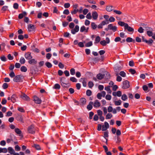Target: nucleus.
Instances as JSON below:
<instances>
[{
	"label": "nucleus",
	"mask_w": 155,
	"mask_h": 155,
	"mask_svg": "<svg viewBox=\"0 0 155 155\" xmlns=\"http://www.w3.org/2000/svg\"><path fill=\"white\" fill-rule=\"evenodd\" d=\"M28 133L32 134H34L35 132V129L33 125H31L29 126L27 129Z\"/></svg>",
	"instance_id": "f257e3e1"
},
{
	"label": "nucleus",
	"mask_w": 155,
	"mask_h": 155,
	"mask_svg": "<svg viewBox=\"0 0 155 155\" xmlns=\"http://www.w3.org/2000/svg\"><path fill=\"white\" fill-rule=\"evenodd\" d=\"M65 78L62 77L60 78V82L62 86L64 87H67L69 86L68 84L66 83Z\"/></svg>",
	"instance_id": "f03ea898"
},
{
	"label": "nucleus",
	"mask_w": 155,
	"mask_h": 155,
	"mask_svg": "<svg viewBox=\"0 0 155 155\" xmlns=\"http://www.w3.org/2000/svg\"><path fill=\"white\" fill-rule=\"evenodd\" d=\"M23 79V76L21 75H17L13 79V81L16 82H18L21 81Z\"/></svg>",
	"instance_id": "7ed1b4c3"
},
{
	"label": "nucleus",
	"mask_w": 155,
	"mask_h": 155,
	"mask_svg": "<svg viewBox=\"0 0 155 155\" xmlns=\"http://www.w3.org/2000/svg\"><path fill=\"white\" fill-rule=\"evenodd\" d=\"M123 86L122 88L123 89H127L130 86V82L127 81H125L123 82Z\"/></svg>",
	"instance_id": "20e7f679"
},
{
	"label": "nucleus",
	"mask_w": 155,
	"mask_h": 155,
	"mask_svg": "<svg viewBox=\"0 0 155 155\" xmlns=\"http://www.w3.org/2000/svg\"><path fill=\"white\" fill-rule=\"evenodd\" d=\"M34 101L37 104H40L41 102V100L36 96H34Z\"/></svg>",
	"instance_id": "39448f33"
},
{
	"label": "nucleus",
	"mask_w": 155,
	"mask_h": 155,
	"mask_svg": "<svg viewBox=\"0 0 155 155\" xmlns=\"http://www.w3.org/2000/svg\"><path fill=\"white\" fill-rule=\"evenodd\" d=\"M109 127L108 123L107 122H105L104 125L102 126V130L105 131Z\"/></svg>",
	"instance_id": "423d86ee"
},
{
	"label": "nucleus",
	"mask_w": 155,
	"mask_h": 155,
	"mask_svg": "<svg viewBox=\"0 0 155 155\" xmlns=\"http://www.w3.org/2000/svg\"><path fill=\"white\" fill-rule=\"evenodd\" d=\"M20 97L23 100L25 101H29L30 100L29 97L25 94H22L20 95Z\"/></svg>",
	"instance_id": "0eeeda50"
},
{
	"label": "nucleus",
	"mask_w": 155,
	"mask_h": 155,
	"mask_svg": "<svg viewBox=\"0 0 155 155\" xmlns=\"http://www.w3.org/2000/svg\"><path fill=\"white\" fill-rule=\"evenodd\" d=\"M79 30V27L78 25H76L74 28L71 30V32L73 34H74Z\"/></svg>",
	"instance_id": "6e6552de"
},
{
	"label": "nucleus",
	"mask_w": 155,
	"mask_h": 155,
	"mask_svg": "<svg viewBox=\"0 0 155 155\" xmlns=\"http://www.w3.org/2000/svg\"><path fill=\"white\" fill-rule=\"evenodd\" d=\"M25 58L27 60H30L31 59L32 57L31 55V53L30 52H27L25 54Z\"/></svg>",
	"instance_id": "1a4fd4ad"
},
{
	"label": "nucleus",
	"mask_w": 155,
	"mask_h": 155,
	"mask_svg": "<svg viewBox=\"0 0 155 155\" xmlns=\"http://www.w3.org/2000/svg\"><path fill=\"white\" fill-rule=\"evenodd\" d=\"M114 9V7L112 5H108L106 6V10L109 12H110L113 11Z\"/></svg>",
	"instance_id": "9d476101"
},
{
	"label": "nucleus",
	"mask_w": 155,
	"mask_h": 155,
	"mask_svg": "<svg viewBox=\"0 0 155 155\" xmlns=\"http://www.w3.org/2000/svg\"><path fill=\"white\" fill-rule=\"evenodd\" d=\"M108 25V28L109 29V30H112L114 32L116 31L117 28L116 26H113V25L111 24H109Z\"/></svg>",
	"instance_id": "9b49d317"
},
{
	"label": "nucleus",
	"mask_w": 155,
	"mask_h": 155,
	"mask_svg": "<svg viewBox=\"0 0 155 155\" xmlns=\"http://www.w3.org/2000/svg\"><path fill=\"white\" fill-rule=\"evenodd\" d=\"M11 138L7 139L6 140L7 142L8 143H9L11 141H13L15 139V137L13 135H10Z\"/></svg>",
	"instance_id": "f8f14e48"
},
{
	"label": "nucleus",
	"mask_w": 155,
	"mask_h": 155,
	"mask_svg": "<svg viewBox=\"0 0 155 155\" xmlns=\"http://www.w3.org/2000/svg\"><path fill=\"white\" fill-rule=\"evenodd\" d=\"M89 29V28L87 27L86 28L84 26H82L80 28V31L81 32H87L88 30Z\"/></svg>",
	"instance_id": "ddd939ff"
},
{
	"label": "nucleus",
	"mask_w": 155,
	"mask_h": 155,
	"mask_svg": "<svg viewBox=\"0 0 155 155\" xmlns=\"http://www.w3.org/2000/svg\"><path fill=\"white\" fill-rule=\"evenodd\" d=\"M93 104L95 107H98L101 106V104L98 100H95Z\"/></svg>",
	"instance_id": "4468645a"
},
{
	"label": "nucleus",
	"mask_w": 155,
	"mask_h": 155,
	"mask_svg": "<svg viewBox=\"0 0 155 155\" xmlns=\"http://www.w3.org/2000/svg\"><path fill=\"white\" fill-rule=\"evenodd\" d=\"M125 29H127L128 31L130 32H133L134 31V29L131 27L129 26L128 24L126 25L124 28Z\"/></svg>",
	"instance_id": "2eb2a0df"
},
{
	"label": "nucleus",
	"mask_w": 155,
	"mask_h": 155,
	"mask_svg": "<svg viewBox=\"0 0 155 155\" xmlns=\"http://www.w3.org/2000/svg\"><path fill=\"white\" fill-rule=\"evenodd\" d=\"M92 17L93 19L94 20H96L97 19L98 17V14L96 12H93L92 13Z\"/></svg>",
	"instance_id": "dca6fc26"
},
{
	"label": "nucleus",
	"mask_w": 155,
	"mask_h": 155,
	"mask_svg": "<svg viewBox=\"0 0 155 155\" xmlns=\"http://www.w3.org/2000/svg\"><path fill=\"white\" fill-rule=\"evenodd\" d=\"M28 63L29 64H35L37 63V61L34 59H30L28 61Z\"/></svg>",
	"instance_id": "f3484780"
},
{
	"label": "nucleus",
	"mask_w": 155,
	"mask_h": 155,
	"mask_svg": "<svg viewBox=\"0 0 155 155\" xmlns=\"http://www.w3.org/2000/svg\"><path fill=\"white\" fill-rule=\"evenodd\" d=\"M28 29L30 31H33L35 29V26L33 25L29 24L28 25Z\"/></svg>",
	"instance_id": "a211bd4d"
},
{
	"label": "nucleus",
	"mask_w": 155,
	"mask_h": 155,
	"mask_svg": "<svg viewBox=\"0 0 155 155\" xmlns=\"http://www.w3.org/2000/svg\"><path fill=\"white\" fill-rule=\"evenodd\" d=\"M122 67L118 65H116L114 68V70L115 72L117 73L121 69Z\"/></svg>",
	"instance_id": "6ab92c4d"
},
{
	"label": "nucleus",
	"mask_w": 155,
	"mask_h": 155,
	"mask_svg": "<svg viewBox=\"0 0 155 155\" xmlns=\"http://www.w3.org/2000/svg\"><path fill=\"white\" fill-rule=\"evenodd\" d=\"M105 76V74H101L99 73L97 75V78L99 80H101Z\"/></svg>",
	"instance_id": "aec40b11"
},
{
	"label": "nucleus",
	"mask_w": 155,
	"mask_h": 155,
	"mask_svg": "<svg viewBox=\"0 0 155 155\" xmlns=\"http://www.w3.org/2000/svg\"><path fill=\"white\" fill-rule=\"evenodd\" d=\"M93 105V102L92 101H90L87 106V109L89 110H91L92 108Z\"/></svg>",
	"instance_id": "412c9836"
},
{
	"label": "nucleus",
	"mask_w": 155,
	"mask_h": 155,
	"mask_svg": "<svg viewBox=\"0 0 155 155\" xmlns=\"http://www.w3.org/2000/svg\"><path fill=\"white\" fill-rule=\"evenodd\" d=\"M81 80H82V83L83 84V85L84 87H85L87 86V80L86 79L84 78H81Z\"/></svg>",
	"instance_id": "4be33fe9"
},
{
	"label": "nucleus",
	"mask_w": 155,
	"mask_h": 155,
	"mask_svg": "<svg viewBox=\"0 0 155 155\" xmlns=\"http://www.w3.org/2000/svg\"><path fill=\"white\" fill-rule=\"evenodd\" d=\"M80 101L83 105H84L86 103V100L85 98H82L81 99Z\"/></svg>",
	"instance_id": "5701e85b"
},
{
	"label": "nucleus",
	"mask_w": 155,
	"mask_h": 155,
	"mask_svg": "<svg viewBox=\"0 0 155 155\" xmlns=\"http://www.w3.org/2000/svg\"><path fill=\"white\" fill-rule=\"evenodd\" d=\"M8 151L7 149V148H2L0 147V153H6Z\"/></svg>",
	"instance_id": "b1692460"
},
{
	"label": "nucleus",
	"mask_w": 155,
	"mask_h": 155,
	"mask_svg": "<svg viewBox=\"0 0 155 155\" xmlns=\"http://www.w3.org/2000/svg\"><path fill=\"white\" fill-rule=\"evenodd\" d=\"M110 86H108L105 87L104 88L105 90L107 91V93L108 94H111V91L110 89Z\"/></svg>",
	"instance_id": "393cba45"
},
{
	"label": "nucleus",
	"mask_w": 155,
	"mask_h": 155,
	"mask_svg": "<svg viewBox=\"0 0 155 155\" xmlns=\"http://www.w3.org/2000/svg\"><path fill=\"white\" fill-rule=\"evenodd\" d=\"M16 96L15 94H13L12 96L11 100L12 101L13 103H14L16 102Z\"/></svg>",
	"instance_id": "a878e982"
},
{
	"label": "nucleus",
	"mask_w": 155,
	"mask_h": 155,
	"mask_svg": "<svg viewBox=\"0 0 155 155\" xmlns=\"http://www.w3.org/2000/svg\"><path fill=\"white\" fill-rule=\"evenodd\" d=\"M118 24L120 26H124V28H125V26L126 25H127V24L125 23L124 22L119 21L118 22Z\"/></svg>",
	"instance_id": "bb28decb"
},
{
	"label": "nucleus",
	"mask_w": 155,
	"mask_h": 155,
	"mask_svg": "<svg viewBox=\"0 0 155 155\" xmlns=\"http://www.w3.org/2000/svg\"><path fill=\"white\" fill-rule=\"evenodd\" d=\"M112 117L113 115L111 113H108L106 115V119H109L111 118Z\"/></svg>",
	"instance_id": "cd10ccee"
},
{
	"label": "nucleus",
	"mask_w": 155,
	"mask_h": 155,
	"mask_svg": "<svg viewBox=\"0 0 155 155\" xmlns=\"http://www.w3.org/2000/svg\"><path fill=\"white\" fill-rule=\"evenodd\" d=\"M8 150L9 151V153H10L11 154H13L15 152L14 150L11 147H9L8 148Z\"/></svg>",
	"instance_id": "c85d7f7f"
},
{
	"label": "nucleus",
	"mask_w": 155,
	"mask_h": 155,
	"mask_svg": "<svg viewBox=\"0 0 155 155\" xmlns=\"http://www.w3.org/2000/svg\"><path fill=\"white\" fill-rule=\"evenodd\" d=\"M20 70L22 72H26L27 71V69L25 66H22Z\"/></svg>",
	"instance_id": "c756f323"
},
{
	"label": "nucleus",
	"mask_w": 155,
	"mask_h": 155,
	"mask_svg": "<svg viewBox=\"0 0 155 155\" xmlns=\"http://www.w3.org/2000/svg\"><path fill=\"white\" fill-rule=\"evenodd\" d=\"M18 120L20 121L22 123H23L24 122L23 121V118L22 117L21 115H18L17 117Z\"/></svg>",
	"instance_id": "7c9ffc66"
},
{
	"label": "nucleus",
	"mask_w": 155,
	"mask_h": 155,
	"mask_svg": "<svg viewBox=\"0 0 155 155\" xmlns=\"http://www.w3.org/2000/svg\"><path fill=\"white\" fill-rule=\"evenodd\" d=\"M15 133L18 134H20L21 133V131L18 128H15Z\"/></svg>",
	"instance_id": "2f4dec72"
},
{
	"label": "nucleus",
	"mask_w": 155,
	"mask_h": 155,
	"mask_svg": "<svg viewBox=\"0 0 155 155\" xmlns=\"http://www.w3.org/2000/svg\"><path fill=\"white\" fill-rule=\"evenodd\" d=\"M19 62L21 64H24L25 62V60L24 58L21 57L20 59Z\"/></svg>",
	"instance_id": "473e14b6"
},
{
	"label": "nucleus",
	"mask_w": 155,
	"mask_h": 155,
	"mask_svg": "<svg viewBox=\"0 0 155 155\" xmlns=\"http://www.w3.org/2000/svg\"><path fill=\"white\" fill-rule=\"evenodd\" d=\"M116 75L117 76V81H121L122 78L120 76H118V73H117L116 74Z\"/></svg>",
	"instance_id": "72a5a7b5"
},
{
	"label": "nucleus",
	"mask_w": 155,
	"mask_h": 155,
	"mask_svg": "<svg viewBox=\"0 0 155 155\" xmlns=\"http://www.w3.org/2000/svg\"><path fill=\"white\" fill-rule=\"evenodd\" d=\"M127 99V96L125 94H123L121 97V99L124 101H126Z\"/></svg>",
	"instance_id": "f704fd0d"
},
{
	"label": "nucleus",
	"mask_w": 155,
	"mask_h": 155,
	"mask_svg": "<svg viewBox=\"0 0 155 155\" xmlns=\"http://www.w3.org/2000/svg\"><path fill=\"white\" fill-rule=\"evenodd\" d=\"M60 88V86L58 84H55L53 87V88L56 89H59Z\"/></svg>",
	"instance_id": "c9c22d12"
},
{
	"label": "nucleus",
	"mask_w": 155,
	"mask_h": 155,
	"mask_svg": "<svg viewBox=\"0 0 155 155\" xmlns=\"http://www.w3.org/2000/svg\"><path fill=\"white\" fill-rule=\"evenodd\" d=\"M115 104L116 106L120 105L121 104V101L120 100L114 101Z\"/></svg>",
	"instance_id": "e433bc0d"
},
{
	"label": "nucleus",
	"mask_w": 155,
	"mask_h": 155,
	"mask_svg": "<svg viewBox=\"0 0 155 155\" xmlns=\"http://www.w3.org/2000/svg\"><path fill=\"white\" fill-rule=\"evenodd\" d=\"M113 11L116 14L118 15H120L122 14V12L119 10H113Z\"/></svg>",
	"instance_id": "4c0bfd02"
},
{
	"label": "nucleus",
	"mask_w": 155,
	"mask_h": 155,
	"mask_svg": "<svg viewBox=\"0 0 155 155\" xmlns=\"http://www.w3.org/2000/svg\"><path fill=\"white\" fill-rule=\"evenodd\" d=\"M45 64L46 66L48 68H51L52 66V65L51 64L50 62H46Z\"/></svg>",
	"instance_id": "58836bf2"
},
{
	"label": "nucleus",
	"mask_w": 155,
	"mask_h": 155,
	"mask_svg": "<svg viewBox=\"0 0 155 155\" xmlns=\"http://www.w3.org/2000/svg\"><path fill=\"white\" fill-rule=\"evenodd\" d=\"M119 74L123 77H125L126 76V74L124 71H121L120 72Z\"/></svg>",
	"instance_id": "ea45409f"
},
{
	"label": "nucleus",
	"mask_w": 155,
	"mask_h": 155,
	"mask_svg": "<svg viewBox=\"0 0 155 155\" xmlns=\"http://www.w3.org/2000/svg\"><path fill=\"white\" fill-rule=\"evenodd\" d=\"M93 45L92 42L90 41L86 43L85 46L86 47H88L92 46Z\"/></svg>",
	"instance_id": "a19ab883"
},
{
	"label": "nucleus",
	"mask_w": 155,
	"mask_h": 155,
	"mask_svg": "<svg viewBox=\"0 0 155 155\" xmlns=\"http://www.w3.org/2000/svg\"><path fill=\"white\" fill-rule=\"evenodd\" d=\"M100 43L101 45L103 46L106 45H107V42H106V41L105 40L101 41H100Z\"/></svg>",
	"instance_id": "79ce46f5"
},
{
	"label": "nucleus",
	"mask_w": 155,
	"mask_h": 155,
	"mask_svg": "<svg viewBox=\"0 0 155 155\" xmlns=\"http://www.w3.org/2000/svg\"><path fill=\"white\" fill-rule=\"evenodd\" d=\"M153 42V41L152 39H150L149 40H147L146 42L147 43L148 45H151Z\"/></svg>",
	"instance_id": "37998d69"
},
{
	"label": "nucleus",
	"mask_w": 155,
	"mask_h": 155,
	"mask_svg": "<svg viewBox=\"0 0 155 155\" xmlns=\"http://www.w3.org/2000/svg\"><path fill=\"white\" fill-rule=\"evenodd\" d=\"M144 28H145V29L147 31V32L148 31H153L152 29L148 27H144Z\"/></svg>",
	"instance_id": "c03bdc74"
},
{
	"label": "nucleus",
	"mask_w": 155,
	"mask_h": 155,
	"mask_svg": "<svg viewBox=\"0 0 155 155\" xmlns=\"http://www.w3.org/2000/svg\"><path fill=\"white\" fill-rule=\"evenodd\" d=\"M126 41L127 42H132L133 41V40L132 38L130 37H128L126 39ZM133 41H134V40Z\"/></svg>",
	"instance_id": "a18cd8bd"
},
{
	"label": "nucleus",
	"mask_w": 155,
	"mask_h": 155,
	"mask_svg": "<svg viewBox=\"0 0 155 155\" xmlns=\"http://www.w3.org/2000/svg\"><path fill=\"white\" fill-rule=\"evenodd\" d=\"M9 76L12 78L14 77H15V74L13 71H12L9 74Z\"/></svg>",
	"instance_id": "49530a36"
},
{
	"label": "nucleus",
	"mask_w": 155,
	"mask_h": 155,
	"mask_svg": "<svg viewBox=\"0 0 155 155\" xmlns=\"http://www.w3.org/2000/svg\"><path fill=\"white\" fill-rule=\"evenodd\" d=\"M108 20H106L102 21L101 23L103 26L108 24Z\"/></svg>",
	"instance_id": "de8ad7c7"
},
{
	"label": "nucleus",
	"mask_w": 155,
	"mask_h": 155,
	"mask_svg": "<svg viewBox=\"0 0 155 155\" xmlns=\"http://www.w3.org/2000/svg\"><path fill=\"white\" fill-rule=\"evenodd\" d=\"M86 18L89 19H90L92 18V16L91 15V13L90 12H89L88 13L87 15H86Z\"/></svg>",
	"instance_id": "09e8293b"
},
{
	"label": "nucleus",
	"mask_w": 155,
	"mask_h": 155,
	"mask_svg": "<svg viewBox=\"0 0 155 155\" xmlns=\"http://www.w3.org/2000/svg\"><path fill=\"white\" fill-rule=\"evenodd\" d=\"M105 98L107 100H110L111 99V96L110 95L107 94L105 97Z\"/></svg>",
	"instance_id": "8fccbe9b"
},
{
	"label": "nucleus",
	"mask_w": 155,
	"mask_h": 155,
	"mask_svg": "<svg viewBox=\"0 0 155 155\" xmlns=\"http://www.w3.org/2000/svg\"><path fill=\"white\" fill-rule=\"evenodd\" d=\"M70 73L71 74L73 75L75 74V70L74 68H72L70 70Z\"/></svg>",
	"instance_id": "3c124183"
},
{
	"label": "nucleus",
	"mask_w": 155,
	"mask_h": 155,
	"mask_svg": "<svg viewBox=\"0 0 155 155\" xmlns=\"http://www.w3.org/2000/svg\"><path fill=\"white\" fill-rule=\"evenodd\" d=\"M104 74H105V78L107 79H109L110 78V74L108 72H106Z\"/></svg>",
	"instance_id": "603ef678"
},
{
	"label": "nucleus",
	"mask_w": 155,
	"mask_h": 155,
	"mask_svg": "<svg viewBox=\"0 0 155 155\" xmlns=\"http://www.w3.org/2000/svg\"><path fill=\"white\" fill-rule=\"evenodd\" d=\"M97 113L98 115L99 116H102L103 114V112L102 111L100 110H97Z\"/></svg>",
	"instance_id": "864d4df0"
},
{
	"label": "nucleus",
	"mask_w": 155,
	"mask_h": 155,
	"mask_svg": "<svg viewBox=\"0 0 155 155\" xmlns=\"http://www.w3.org/2000/svg\"><path fill=\"white\" fill-rule=\"evenodd\" d=\"M91 26L92 28L95 29L97 27V25L94 22H92L91 23Z\"/></svg>",
	"instance_id": "5fc2aeb1"
},
{
	"label": "nucleus",
	"mask_w": 155,
	"mask_h": 155,
	"mask_svg": "<svg viewBox=\"0 0 155 155\" xmlns=\"http://www.w3.org/2000/svg\"><path fill=\"white\" fill-rule=\"evenodd\" d=\"M100 40L101 38L99 36H97L96 38L95 43H97L99 42L100 41Z\"/></svg>",
	"instance_id": "6e6d98bb"
},
{
	"label": "nucleus",
	"mask_w": 155,
	"mask_h": 155,
	"mask_svg": "<svg viewBox=\"0 0 155 155\" xmlns=\"http://www.w3.org/2000/svg\"><path fill=\"white\" fill-rule=\"evenodd\" d=\"M92 94L91 91V90H88L86 91V94L88 96H90Z\"/></svg>",
	"instance_id": "4d7b16f0"
},
{
	"label": "nucleus",
	"mask_w": 155,
	"mask_h": 155,
	"mask_svg": "<svg viewBox=\"0 0 155 155\" xmlns=\"http://www.w3.org/2000/svg\"><path fill=\"white\" fill-rule=\"evenodd\" d=\"M70 80L73 82H76L77 81V79L74 77H72L70 78Z\"/></svg>",
	"instance_id": "13d9d810"
},
{
	"label": "nucleus",
	"mask_w": 155,
	"mask_h": 155,
	"mask_svg": "<svg viewBox=\"0 0 155 155\" xmlns=\"http://www.w3.org/2000/svg\"><path fill=\"white\" fill-rule=\"evenodd\" d=\"M88 86L90 88L92 87L94 85V84L92 81H89L88 83Z\"/></svg>",
	"instance_id": "bf43d9fd"
},
{
	"label": "nucleus",
	"mask_w": 155,
	"mask_h": 155,
	"mask_svg": "<svg viewBox=\"0 0 155 155\" xmlns=\"http://www.w3.org/2000/svg\"><path fill=\"white\" fill-rule=\"evenodd\" d=\"M88 10L86 8L84 9L83 11V13L84 15H86L88 12Z\"/></svg>",
	"instance_id": "052dcab7"
},
{
	"label": "nucleus",
	"mask_w": 155,
	"mask_h": 155,
	"mask_svg": "<svg viewBox=\"0 0 155 155\" xmlns=\"http://www.w3.org/2000/svg\"><path fill=\"white\" fill-rule=\"evenodd\" d=\"M144 29L143 28L140 27L138 30V31L140 33H143V32Z\"/></svg>",
	"instance_id": "680f3d73"
},
{
	"label": "nucleus",
	"mask_w": 155,
	"mask_h": 155,
	"mask_svg": "<svg viewBox=\"0 0 155 155\" xmlns=\"http://www.w3.org/2000/svg\"><path fill=\"white\" fill-rule=\"evenodd\" d=\"M79 11L78 9H74V10L71 12L72 14H75Z\"/></svg>",
	"instance_id": "e2e57ef3"
},
{
	"label": "nucleus",
	"mask_w": 155,
	"mask_h": 155,
	"mask_svg": "<svg viewBox=\"0 0 155 155\" xmlns=\"http://www.w3.org/2000/svg\"><path fill=\"white\" fill-rule=\"evenodd\" d=\"M70 5L68 3H67L64 4V6L65 8H68L70 7Z\"/></svg>",
	"instance_id": "0e129e2a"
},
{
	"label": "nucleus",
	"mask_w": 155,
	"mask_h": 155,
	"mask_svg": "<svg viewBox=\"0 0 155 155\" xmlns=\"http://www.w3.org/2000/svg\"><path fill=\"white\" fill-rule=\"evenodd\" d=\"M18 110L19 111L21 112H25L24 109L22 107H18Z\"/></svg>",
	"instance_id": "69168bd1"
},
{
	"label": "nucleus",
	"mask_w": 155,
	"mask_h": 155,
	"mask_svg": "<svg viewBox=\"0 0 155 155\" xmlns=\"http://www.w3.org/2000/svg\"><path fill=\"white\" fill-rule=\"evenodd\" d=\"M129 71L132 74H134L136 73L135 70L132 69H130L129 70Z\"/></svg>",
	"instance_id": "338daca9"
},
{
	"label": "nucleus",
	"mask_w": 155,
	"mask_h": 155,
	"mask_svg": "<svg viewBox=\"0 0 155 155\" xmlns=\"http://www.w3.org/2000/svg\"><path fill=\"white\" fill-rule=\"evenodd\" d=\"M113 110V108L111 106H109L107 108V110L108 112H111Z\"/></svg>",
	"instance_id": "774afa93"
}]
</instances>
